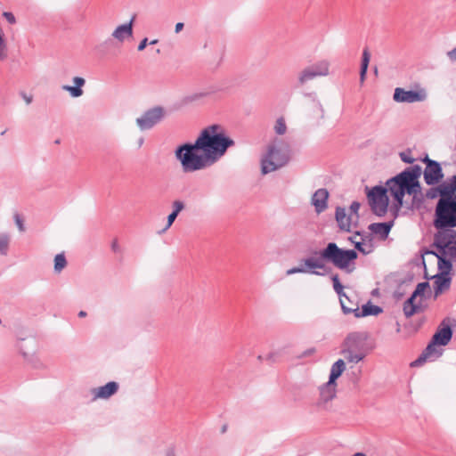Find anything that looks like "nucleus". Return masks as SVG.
I'll use <instances>...</instances> for the list:
<instances>
[{
    "mask_svg": "<svg viewBox=\"0 0 456 456\" xmlns=\"http://www.w3.org/2000/svg\"><path fill=\"white\" fill-rule=\"evenodd\" d=\"M172 207H173L172 212L178 215L183 209L184 204L181 200H175L173 202Z\"/></svg>",
    "mask_w": 456,
    "mask_h": 456,
    "instance_id": "nucleus-38",
    "label": "nucleus"
},
{
    "mask_svg": "<svg viewBox=\"0 0 456 456\" xmlns=\"http://www.w3.org/2000/svg\"><path fill=\"white\" fill-rule=\"evenodd\" d=\"M3 41V37L0 35V42Z\"/></svg>",
    "mask_w": 456,
    "mask_h": 456,
    "instance_id": "nucleus-60",
    "label": "nucleus"
},
{
    "mask_svg": "<svg viewBox=\"0 0 456 456\" xmlns=\"http://www.w3.org/2000/svg\"><path fill=\"white\" fill-rule=\"evenodd\" d=\"M165 456H178L175 447L169 446L165 452Z\"/></svg>",
    "mask_w": 456,
    "mask_h": 456,
    "instance_id": "nucleus-46",
    "label": "nucleus"
},
{
    "mask_svg": "<svg viewBox=\"0 0 456 456\" xmlns=\"http://www.w3.org/2000/svg\"><path fill=\"white\" fill-rule=\"evenodd\" d=\"M447 56L451 61H456V47L447 53Z\"/></svg>",
    "mask_w": 456,
    "mask_h": 456,
    "instance_id": "nucleus-49",
    "label": "nucleus"
},
{
    "mask_svg": "<svg viewBox=\"0 0 456 456\" xmlns=\"http://www.w3.org/2000/svg\"><path fill=\"white\" fill-rule=\"evenodd\" d=\"M401 160L408 164H412L415 161V158L411 156V150H407L406 151L401 152Z\"/></svg>",
    "mask_w": 456,
    "mask_h": 456,
    "instance_id": "nucleus-37",
    "label": "nucleus"
},
{
    "mask_svg": "<svg viewBox=\"0 0 456 456\" xmlns=\"http://www.w3.org/2000/svg\"><path fill=\"white\" fill-rule=\"evenodd\" d=\"M78 316H79V317H85V316H86V313L85 311H80V312L78 313Z\"/></svg>",
    "mask_w": 456,
    "mask_h": 456,
    "instance_id": "nucleus-55",
    "label": "nucleus"
},
{
    "mask_svg": "<svg viewBox=\"0 0 456 456\" xmlns=\"http://www.w3.org/2000/svg\"><path fill=\"white\" fill-rule=\"evenodd\" d=\"M118 388L119 385L116 381H110L104 386L93 387L89 391L91 400L93 402L108 400L118 391Z\"/></svg>",
    "mask_w": 456,
    "mask_h": 456,
    "instance_id": "nucleus-17",
    "label": "nucleus"
},
{
    "mask_svg": "<svg viewBox=\"0 0 456 456\" xmlns=\"http://www.w3.org/2000/svg\"><path fill=\"white\" fill-rule=\"evenodd\" d=\"M234 143L221 126L211 125L200 132L193 143L177 147L175 156L184 173H192L214 165Z\"/></svg>",
    "mask_w": 456,
    "mask_h": 456,
    "instance_id": "nucleus-1",
    "label": "nucleus"
},
{
    "mask_svg": "<svg viewBox=\"0 0 456 456\" xmlns=\"http://www.w3.org/2000/svg\"><path fill=\"white\" fill-rule=\"evenodd\" d=\"M375 348V343L367 331H354L346 335L341 344L340 354L347 363L356 364Z\"/></svg>",
    "mask_w": 456,
    "mask_h": 456,
    "instance_id": "nucleus-3",
    "label": "nucleus"
},
{
    "mask_svg": "<svg viewBox=\"0 0 456 456\" xmlns=\"http://www.w3.org/2000/svg\"><path fill=\"white\" fill-rule=\"evenodd\" d=\"M16 347L25 362L32 365L39 363L37 356L38 345L34 338H18Z\"/></svg>",
    "mask_w": 456,
    "mask_h": 456,
    "instance_id": "nucleus-13",
    "label": "nucleus"
},
{
    "mask_svg": "<svg viewBox=\"0 0 456 456\" xmlns=\"http://www.w3.org/2000/svg\"><path fill=\"white\" fill-rule=\"evenodd\" d=\"M383 312V309L371 302L364 304L361 309L358 307L352 308L343 304V313L346 314L353 313L356 318H362L366 316H377Z\"/></svg>",
    "mask_w": 456,
    "mask_h": 456,
    "instance_id": "nucleus-18",
    "label": "nucleus"
},
{
    "mask_svg": "<svg viewBox=\"0 0 456 456\" xmlns=\"http://www.w3.org/2000/svg\"><path fill=\"white\" fill-rule=\"evenodd\" d=\"M435 228L456 227V201L438 200L435 211Z\"/></svg>",
    "mask_w": 456,
    "mask_h": 456,
    "instance_id": "nucleus-8",
    "label": "nucleus"
},
{
    "mask_svg": "<svg viewBox=\"0 0 456 456\" xmlns=\"http://www.w3.org/2000/svg\"><path fill=\"white\" fill-rule=\"evenodd\" d=\"M394 221L382 222V223H372L368 225L367 228H392Z\"/></svg>",
    "mask_w": 456,
    "mask_h": 456,
    "instance_id": "nucleus-36",
    "label": "nucleus"
},
{
    "mask_svg": "<svg viewBox=\"0 0 456 456\" xmlns=\"http://www.w3.org/2000/svg\"><path fill=\"white\" fill-rule=\"evenodd\" d=\"M330 67V63L327 60H321L305 67L297 75V85L303 86L316 77L329 76Z\"/></svg>",
    "mask_w": 456,
    "mask_h": 456,
    "instance_id": "nucleus-11",
    "label": "nucleus"
},
{
    "mask_svg": "<svg viewBox=\"0 0 456 456\" xmlns=\"http://www.w3.org/2000/svg\"><path fill=\"white\" fill-rule=\"evenodd\" d=\"M438 273L434 275V290L435 296L437 297L439 294L447 290L450 288L452 278L450 273L452 269V264L447 261H442V264L437 263Z\"/></svg>",
    "mask_w": 456,
    "mask_h": 456,
    "instance_id": "nucleus-14",
    "label": "nucleus"
},
{
    "mask_svg": "<svg viewBox=\"0 0 456 456\" xmlns=\"http://www.w3.org/2000/svg\"><path fill=\"white\" fill-rule=\"evenodd\" d=\"M166 110L162 106H155L142 112L135 119V124L140 131L152 129L166 117Z\"/></svg>",
    "mask_w": 456,
    "mask_h": 456,
    "instance_id": "nucleus-12",
    "label": "nucleus"
},
{
    "mask_svg": "<svg viewBox=\"0 0 456 456\" xmlns=\"http://www.w3.org/2000/svg\"><path fill=\"white\" fill-rule=\"evenodd\" d=\"M304 271L305 270L303 269L302 265L300 264L298 266H296V267L289 269L287 271V274L288 275H291V274H294V273H305Z\"/></svg>",
    "mask_w": 456,
    "mask_h": 456,
    "instance_id": "nucleus-40",
    "label": "nucleus"
},
{
    "mask_svg": "<svg viewBox=\"0 0 456 456\" xmlns=\"http://www.w3.org/2000/svg\"><path fill=\"white\" fill-rule=\"evenodd\" d=\"M329 197L330 193L325 188H320L313 193L310 203L316 214L320 215L327 210Z\"/></svg>",
    "mask_w": 456,
    "mask_h": 456,
    "instance_id": "nucleus-19",
    "label": "nucleus"
},
{
    "mask_svg": "<svg viewBox=\"0 0 456 456\" xmlns=\"http://www.w3.org/2000/svg\"><path fill=\"white\" fill-rule=\"evenodd\" d=\"M420 326V322H418L416 325H414V327L410 330V332H414L416 331Z\"/></svg>",
    "mask_w": 456,
    "mask_h": 456,
    "instance_id": "nucleus-53",
    "label": "nucleus"
},
{
    "mask_svg": "<svg viewBox=\"0 0 456 456\" xmlns=\"http://www.w3.org/2000/svg\"><path fill=\"white\" fill-rule=\"evenodd\" d=\"M6 46L4 45V40L0 42V61H3L6 58Z\"/></svg>",
    "mask_w": 456,
    "mask_h": 456,
    "instance_id": "nucleus-42",
    "label": "nucleus"
},
{
    "mask_svg": "<svg viewBox=\"0 0 456 456\" xmlns=\"http://www.w3.org/2000/svg\"><path fill=\"white\" fill-rule=\"evenodd\" d=\"M346 370V360L338 359L330 367L329 380L330 382H337V379Z\"/></svg>",
    "mask_w": 456,
    "mask_h": 456,
    "instance_id": "nucleus-28",
    "label": "nucleus"
},
{
    "mask_svg": "<svg viewBox=\"0 0 456 456\" xmlns=\"http://www.w3.org/2000/svg\"><path fill=\"white\" fill-rule=\"evenodd\" d=\"M337 382L328 380L319 387V402L320 405H323L332 401L337 395Z\"/></svg>",
    "mask_w": 456,
    "mask_h": 456,
    "instance_id": "nucleus-21",
    "label": "nucleus"
},
{
    "mask_svg": "<svg viewBox=\"0 0 456 456\" xmlns=\"http://www.w3.org/2000/svg\"><path fill=\"white\" fill-rule=\"evenodd\" d=\"M74 86L64 85L61 86L63 91H66L73 98H78L84 94L82 87L86 85V79L81 77H74L72 78Z\"/></svg>",
    "mask_w": 456,
    "mask_h": 456,
    "instance_id": "nucleus-27",
    "label": "nucleus"
},
{
    "mask_svg": "<svg viewBox=\"0 0 456 456\" xmlns=\"http://www.w3.org/2000/svg\"><path fill=\"white\" fill-rule=\"evenodd\" d=\"M19 94L23 99V101L25 102V103L27 105H29L32 103V102H33L32 94H27L25 91H20Z\"/></svg>",
    "mask_w": 456,
    "mask_h": 456,
    "instance_id": "nucleus-39",
    "label": "nucleus"
},
{
    "mask_svg": "<svg viewBox=\"0 0 456 456\" xmlns=\"http://www.w3.org/2000/svg\"><path fill=\"white\" fill-rule=\"evenodd\" d=\"M317 107H318L319 111H320V118H321L322 119H323V118H324V117H325V110H324V108H323L322 104L320 102H317Z\"/></svg>",
    "mask_w": 456,
    "mask_h": 456,
    "instance_id": "nucleus-48",
    "label": "nucleus"
},
{
    "mask_svg": "<svg viewBox=\"0 0 456 456\" xmlns=\"http://www.w3.org/2000/svg\"><path fill=\"white\" fill-rule=\"evenodd\" d=\"M11 236L7 232H0V256H6L9 252Z\"/></svg>",
    "mask_w": 456,
    "mask_h": 456,
    "instance_id": "nucleus-31",
    "label": "nucleus"
},
{
    "mask_svg": "<svg viewBox=\"0 0 456 456\" xmlns=\"http://www.w3.org/2000/svg\"><path fill=\"white\" fill-rule=\"evenodd\" d=\"M3 16L5 18V20L10 23V24H14L16 22V19L14 17V15L12 13V12H4L3 13Z\"/></svg>",
    "mask_w": 456,
    "mask_h": 456,
    "instance_id": "nucleus-41",
    "label": "nucleus"
},
{
    "mask_svg": "<svg viewBox=\"0 0 456 456\" xmlns=\"http://www.w3.org/2000/svg\"><path fill=\"white\" fill-rule=\"evenodd\" d=\"M352 456H367V455L363 452H355Z\"/></svg>",
    "mask_w": 456,
    "mask_h": 456,
    "instance_id": "nucleus-56",
    "label": "nucleus"
},
{
    "mask_svg": "<svg viewBox=\"0 0 456 456\" xmlns=\"http://www.w3.org/2000/svg\"><path fill=\"white\" fill-rule=\"evenodd\" d=\"M326 259L322 256V251L319 256H309L301 260V265L305 273H311L318 276H323L329 272L325 264Z\"/></svg>",
    "mask_w": 456,
    "mask_h": 456,
    "instance_id": "nucleus-15",
    "label": "nucleus"
},
{
    "mask_svg": "<svg viewBox=\"0 0 456 456\" xmlns=\"http://www.w3.org/2000/svg\"><path fill=\"white\" fill-rule=\"evenodd\" d=\"M430 293V287L428 281L417 285L411 296L403 304V313L406 317L422 312L425 307V300Z\"/></svg>",
    "mask_w": 456,
    "mask_h": 456,
    "instance_id": "nucleus-9",
    "label": "nucleus"
},
{
    "mask_svg": "<svg viewBox=\"0 0 456 456\" xmlns=\"http://www.w3.org/2000/svg\"><path fill=\"white\" fill-rule=\"evenodd\" d=\"M438 186L441 191L439 200L456 201V175H452L449 182L440 183Z\"/></svg>",
    "mask_w": 456,
    "mask_h": 456,
    "instance_id": "nucleus-23",
    "label": "nucleus"
},
{
    "mask_svg": "<svg viewBox=\"0 0 456 456\" xmlns=\"http://www.w3.org/2000/svg\"><path fill=\"white\" fill-rule=\"evenodd\" d=\"M452 330L446 320H444L439 325L436 332L433 335L434 343L439 346H446L452 339Z\"/></svg>",
    "mask_w": 456,
    "mask_h": 456,
    "instance_id": "nucleus-22",
    "label": "nucleus"
},
{
    "mask_svg": "<svg viewBox=\"0 0 456 456\" xmlns=\"http://www.w3.org/2000/svg\"><path fill=\"white\" fill-rule=\"evenodd\" d=\"M147 45H148V38L145 37L140 42V44L137 47L138 51H143L145 49V47L147 46Z\"/></svg>",
    "mask_w": 456,
    "mask_h": 456,
    "instance_id": "nucleus-47",
    "label": "nucleus"
},
{
    "mask_svg": "<svg viewBox=\"0 0 456 456\" xmlns=\"http://www.w3.org/2000/svg\"><path fill=\"white\" fill-rule=\"evenodd\" d=\"M158 43L157 39L151 40L149 45H156Z\"/></svg>",
    "mask_w": 456,
    "mask_h": 456,
    "instance_id": "nucleus-57",
    "label": "nucleus"
},
{
    "mask_svg": "<svg viewBox=\"0 0 456 456\" xmlns=\"http://www.w3.org/2000/svg\"><path fill=\"white\" fill-rule=\"evenodd\" d=\"M331 280L333 282V289L339 297V302L341 305V308L343 309V304L346 305V300L349 301V299H348L347 296L345 294V292L343 291V286L338 280V276L333 275Z\"/></svg>",
    "mask_w": 456,
    "mask_h": 456,
    "instance_id": "nucleus-30",
    "label": "nucleus"
},
{
    "mask_svg": "<svg viewBox=\"0 0 456 456\" xmlns=\"http://www.w3.org/2000/svg\"><path fill=\"white\" fill-rule=\"evenodd\" d=\"M134 16L132 17L129 22L118 26L112 32L111 36L119 43H123L126 39L133 37V25Z\"/></svg>",
    "mask_w": 456,
    "mask_h": 456,
    "instance_id": "nucleus-25",
    "label": "nucleus"
},
{
    "mask_svg": "<svg viewBox=\"0 0 456 456\" xmlns=\"http://www.w3.org/2000/svg\"><path fill=\"white\" fill-rule=\"evenodd\" d=\"M425 196L427 199H429V200L436 199L438 196L441 197V191H440L439 186L429 188L426 191Z\"/></svg>",
    "mask_w": 456,
    "mask_h": 456,
    "instance_id": "nucleus-34",
    "label": "nucleus"
},
{
    "mask_svg": "<svg viewBox=\"0 0 456 456\" xmlns=\"http://www.w3.org/2000/svg\"><path fill=\"white\" fill-rule=\"evenodd\" d=\"M360 208L361 204L358 201H353L347 208L338 206L335 209V219L338 228H355L360 225Z\"/></svg>",
    "mask_w": 456,
    "mask_h": 456,
    "instance_id": "nucleus-10",
    "label": "nucleus"
},
{
    "mask_svg": "<svg viewBox=\"0 0 456 456\" xmlns=\"http://www.w3.org/2000/svg\"><path fill=\"white\" fill-rule=\"evenodd\" d=\"M369 231L371 232V235L379 233L383 239H386L388 236V233L390 232V230H369Z\"/></svg>",
    "mask_w": 456,
    "mask_h": 456,
    "instance_id": "nucleus-43",
    "label": "nucleus"
},
{
    "mask_svg": "<svg viewBox=\"0 0 456 456\" xmlns=\"http://www.w3.org/2000/svg\"><path fill=\"white\" fill-rule=\"evenodd\" d=\"M315 352H316V349L314 347L308 348V349L305 350L301 354L300 357H309V356H312V355H314L315 354Z\"/></svg>",
    "mask_w": 456,
    "mask_h": 456,
    "instance_id": "nucleus-44",
    "label": "nucleus"
},
{
    "mask_svg": "<svg viewBox=\"0 0 456 456\" xmlns=\"http://www.w3.org/2000/svg\"><path fill=\"white\" fill-rule=\"evenodd\" d=\"M398 211H399V208H398L397 205H395V208H394V216H397Z\"/></svg>",
    "mask_w": 456,
    "mask_h": 456,
    "instance_id": "nucleus-54",
    "label": "nucleus"
},
{
    "mask_svg": "<svg viewBox=\"0 0 456 456\" xmlns=\"http://www.w3.org/2000/svg\"><path fill=\"white\" fill-rule=\"evenodd\" d=\"M399 97H400V94H399V87H396V88L395 89L393 98H394V100H395V102H399Z\"/></svg>",
    "mask_w": 456,
    "mask_h": 456,
    "instance_id": "nucleus-51",
    "label": "nucleus"
},
{
    "mask_svg": "<svg viewBox=\"0 0 456 456\" xmlns=\"http://www.w3.org/2000/svg\"><path fill=\"white\" fill-rule=\"evenodd\" d=\"M322 256L327 262L331 263L335 267L345 271L347 273L355 269V259L357 253L354 249H343L338 247L334 242H330L325 248L322 250Z\"/></svg>",
    "mask_w": 456,
    "mask_h": 456,
    "instance_id": "nucleus-6",
    "label": "nucleus"
},
{
    "mask_svg": "<svg viewBox=\"0 0 456 456\" xmlns=\"http://www.w3.org/2000/svg\"><path fill=\"white\" fill-rule=\"evenodd\" d=\"M365 191L371 211L379 216H384L388 209V193L399 203V174L388 179L386 182V186L366 187Z\"/></svg>",
    "mask_w": 456,
    "mask_h": 456,
    "instance_id": "nucleus-4",
    "label": "nucleus"
},
{
    "mask_svg": "<svg viewBox=\"0 0 456 456\" xmlns=\"http://www.w3.org/2000/svg\"><path fill=\"white\" fill-rule=\"evenodd\" d=\"M183 28V23L178 22V23H176V25L175 27V32L179 33Z\"/></svg>",
    "mask_w": 456,
    "mask_h": 456,
    "instance_id": "nucleus-50",
    "label": "nucleus"
},
{
    "mask_svg": "<svg viewBox=\"0 0 456 456\" xmlns=\"http://www.w3.org/2000/svg\"><path fill=\"white\" fill-rule=\"evenodd\" d=\"M288 130L285 118L283 117H280L275 120L273 125V131L277 135H283L286 134Z\"/></svg>",
    "mask_w": 456,
    "mask_h": 456,
    "instance_id": "nucleus-33",
    "label": "nucleus"
},
{
    "mask_svg": "<svg viewBox=\"0 0 456 456\" xmlns=\"http://www.w3.org/2000/svg\"><path fill=\"white\" fill-rule=\"evenodd\" d=\"M366 233L365 230L362 232H357L353 242L355 244V248L364 255L370 254L373 250L372 239H363L362 236Z\"/></svg>",
    "mask_w": 456,
    "mask_h": 456,
    "instance_id": "nucleus-26",
    "label": "nucleus"
},
{
    "mask_svg": "<svg viewBox=\"0 0 456 456\" xmlns=\"http://www.w3.org/2000/svg\"><path fill=\"white\" fill-rule=\"evenodd\" d=\"M143 142H144V138L143 137H140L138 139V141H137L138 148L142 147Z\"/></svg>",
    "mask_w": 456,
    "mask_h": 456,
    "instance_id": "nucleus-52",
    "label": "nucleus"
},
{
    "mask_svg": "<svg viewBox=\"0 0 456 456\" xmlns=\"http://www.w3.org/2000/svg\"><path fill=\"white\" fill-rule=\"evenodd\" d=\"M422 168L419 165H413L401 172V206L403 205V197L405 193L411 195L413 199H423L419 177Z\"/></svg>",
    "mask_w": 456,
    "mask_h": 456,
    "instance_id": "nucleus-7",
    "label": "nucleus"
},
{
    "mask_svg": "<svg viewBox=\"0 0 456 456\" xmlns=\"http://www.w3.org/2000/svg\"><path fill=\"white\" fill-rule=\"evenodd\" d=\"M177 214L172 212L168 216H167V228H169L174 221L175 220V218L177 217Z\"/></svg>",
    "mask_w": 456,
    "mask_h": 456,
    "instance_id": "nucleus-45",
    "label": "nucleus"
},
{
    "mask_svg": "<svg viewBox=\"0 0 456 456\" xmlns=\"http://www.w3.org/2000/svg\"><path fill=\"white\" fill-rule=\"evenodd\" d=\"M112 247H113L114 250H116V247H117L116 242L113 243Z\"/></svg>",
    "mask_w": 456,
    "mask_h": 456,
    "instance_id": "nucleus-59",
    "label": "nucleus"
},
{
    "mask_svg": "<svg viewBox=\"0 0 456 456\" xmlns=\"http://www.w3.org/2000/svg\"><path fill=\"white\" fill-rule=\"evenodd\" d=\"M289 159V145L283 139L273 138L261 158V172L266 175L284 167Z\"/></svg>",
    "mask_w": 456,
    "mask_h": 456,
    "instance_id": "nucleus-5",
    "label": "nucleus"
},
{
    "mask_svg": "<svg viewBox=\"0 0 456 456\" xmlns=\"http://www.w3.org/2000/svg\"><path fill=\"white\" fill-rule=\"evenodd\" d=\"M426 168L423 172L425 183L428 185L439 183L444 178L443 169L439 162L430 159L428 156L423 159Z\"/></svg>",
    "mask_w": 456,
    "mask_h": 456,
    "instance_id": "nucleus-16",
    "label": "nucleus"
},
{
    "mask_svg": "<svg viewBox=\"0 0 456 456\" xmlns=\"http://www.w3.org/2000/svg\"><path fill=\"white\" fill-rule=\"evenodd\" d=\"M378 293H379V289H374V290L371 292V294H372L373 296L378 295Z\"/></svg>",
    "mask_w": 456,
    "mask_h": 456,
    "instance_id": "nucleus-58",
    "label": "nucleus"
},
{
    "mask_svg": "<svg viewBox=\"0 0 456 456\" xmlns=\"http://www.w3.org/2000/svg\"><path fill=\"white\" fill-rule=\"evenodd\" d=\"M434 250H427L421 254L420 257L412 260L409 264L411 276L409 281L414 280L421 275L423 269H426L424 255H433L437 258V263L447 261L451 264L456 261V231L455 230H437L435 234L432 244Z\"/></svg>",
    "mask_w": 456,
    "mask_h": 456,
    "instance_id": "nucleus-2",
    "label": "nucleus"
},
{
    "mask_svg": "<svg viewBox=\"0 0 456 456\" xmlns=\"http://www.w3.org/2000/svg\"><path fill=\"white\" fill-rule=\"evenodd\" d=\"M13 221L17 228H23L25 224V216L23 214L19 212L13 213Z\"/></svg>",
    "mask_w": 456,
    "mask_h": 456,
    "instance_id": "nucleus-35",
    "label": "nucleus"
},
{
    "mask_svg": "<svg viewBox=\"0 0 456 456\" xmlns=\"http://www.w3.org/2000/svg\"><path fill=\"white\" fill-rule=\"evenodd\" d=\"M67 266V260L63 253L57 254L54 257V272L60 273Z\"/></svg>",
    "mask_w": 456,
    "mask_h": 456,
    "instance_id": "nucleus-32",
    "label": "nucleus"
},
{
    "mask_svg": "<svg viewBox=\"0 0 456 456\" xmlns=\"http://www.w3.org/2000/svg\"><path fill=\"white\" fill-rule=\"evenodd\" d=\"M370 60V53L369 52V49L365 48L362 51L361 69H360V84H361V86H362L365 81Z\"/></svg>",
    "mask_w": 456,
    "mask_h": 456,
    "instance_id": "nucleus-29",
    "label": "nucleus"
},
{
    "mask_svg": "<svg viewBox=\"0 0 456 456\" xmlns=\"http://www.w3.org/2000/svg\"><path fill=\"white\" fill-rule=\"evenodd\" d=\"M428 98V93L425 88L418 87L416 90H404L401 88V102H421Z\"/></svg>",
    "mask_w": 456,
    "mask_h": 456,
    "instance_id": "nucleus-20",
    "label": "nucleus"
},
{
    "mask_svg": "<svg viewBox=\"0 0 456 456\" xmlns=\"http://www.w3.org/2000/svg\"><path fill=\"white\" fill-rule=\"evenodd\" d=\"M439 344L434 343V339H431L426 349L423 351L422 354L414 361L411 365L417 366L426 362L427 360L434 361L438 358L442 354V351L437 348Z\"/></svg>",
    "mask_w": 456,
    "mask_h": 456,
    "instance_id": "nucleus-24",
    "label": "nucleus"
}]
</instances>
